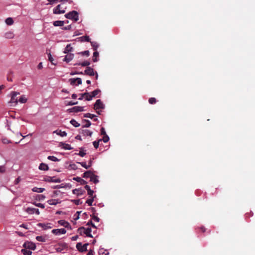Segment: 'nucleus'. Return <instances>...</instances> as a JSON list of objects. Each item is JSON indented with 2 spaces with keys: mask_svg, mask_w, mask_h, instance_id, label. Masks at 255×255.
Segmentation results:
<instances>
[{
  "mask_svg": "<svg viewBox=\"0 0 255 255\" xmlns=\"http://www.w3.org/2000/svg\"><path fill=\"white\" fill-rule=\"evenodd\" d=\"M77 104H78V102H73L71 101V102H69L68 103L67 105H68V106H73V105H76Z\"/></svg>",
  "mask_w": 255,
  "mask_h": 255,
  "instance_id": "62",
  "label": "nucleus"
},
{
  "mask_svg": "<svg viewBox=\"0 0 255 255\" xmlns=\"http://www.w3.org/2000/svg\"><path fill=\"white\" fill-rule=\"evenodd\" d=\"M73 48L71 46L70 44H68L65 48L64 51V53H69L72 51Z\"/></svg>",
  "mask_w": 255,
  "mask_h": 255,
  "instance_id": "29",
  "label": "nucleus"
},
{
  "mask_svg": "<svg viewBox=\"0 0 255 255\" xmlns=\"http://www.w3.org/2000/svg\"><path fill=\"white\" fill-rule=\"evenodd\" d=\"M78 155L81 157H84L86 155V153L83 151L80 150Z\"/></svg>",
  "mask_w": 255,
  "mask_h": 255,
  "instance_id": "55",
  "label": "nucleus"
},
{
  "mask_svg": "<svg viewBox=\"0 0 255 255\" xmlns=\"http://www.w3.org/2000/svg\"><path fill=\"white\" fill-rule=\"evenodd\" d=\"M72 192L74 194L79 196L82 195L85 192V191L82 189H75L73 190Z\"/></svg>",
  "mask_w": 255,
  "mask_h": 255,
  "instance_id": "19",
  "label": "nucleus"
},
{
  "mask_svg": "<svg viewBox=\"0 0 255 255\" xmlns=\"http://www.w3.org/2000/svg\"><path fill=\"white\" fill-rule=\"evenodd\" d=\"M65 8H63L61 4H58L53 9V13L54 14H62L65 12Z\"/></svg>",
  "mask_w": 255,
  "mask_h": 255,
  "instance_id": "4",
  "label": "nucleus"
},
{
  "mask_svg": "<svg viewBox=\"0 0 255 255\" xmlns=\"http://www.w3.org/2000/svg\"><path fill=\"white\" fill-rule=\"evenodd\" d=\"M93 174L91 171H87L83 173V177L85 178L90 177L91 178V176H93Z\"/></svg>",
  "mask_w": 255,
  "mask_h": 255,
  "instance_id": "23",
  "label": "nucleus"
},
{
  "mask_svg": "<svg viewBox=\"0 0 255 255\" xmlns=\"http://www.w3.org/2000/svg\"><path fill=\"white\" fill-rule=\"evenodd\" d=\"M19 95V93L17 92H12L11 93V97L10 99V102L11 103H14L16 104L18 102V98L17 96Z\"/></svg>",
  "mask_w": 255,
  "mask_h": 255,
  "instance_id": "6",
  "label": "nucleus"
},
{
  "mask_svg": "<svg viewBox=\"0 0 255 255\" xmlns=\"http://www.w3.org/2000/svg\"><path fill=\"white\" fill-rule=\"evenodd\" d=\"M14 34L12 31L6 32L4 34L5 37L8 39L13 38L14 37Z\"/></svg>",
  "mask_w": 255,
  "mask_h": 255,
  "instance_id": "24",
  "label": "nucleus"
},
{
  "mask_svg": "<svg viewBox=\"0 0 255 255\" xmlns=\"http://www.w3.org/2000/svg\"><path fill=\"white\" fill-rule=\"evenodd\" d=\"M102 141V139H99L98 141H94V142H93V145H94V147H95V148H96V149H97V148H98V147H99V142H100V141Z\"/></svg>",
  "mask_w": 255,
  "mask_h": 255,
  "instance_id": "46",
  "label": "nucleus"
},
{
  "mask_svg": "<svg viewBox=\"0 0 255 255\" xmlns=\"http://www.w3.org/2000/svg\"><path fill=\"white\" fill-rule=\"evenodd\" d=\"M70 124L71 125H72L74 127H76V128H78L79 127L80 125V124H79L76 120H75L74 119H72L71 121H70Z\"/></svg>",
  "mask_w": 255,
  "mask_h": 255,
  "instance_id": "33",
  "label": "nucleus"
},
{
  "mask_svg": "<svg viewBox=\"0 0 255 255\" xmlns=\"http://www.w3.org/2000/svg\"><path fill=\"white\" fill-rule=\"evenodd\" d=\"M13 74V72L10 71L8 72L7 76V80L8 81L11 82L12 81L11 76Z\"/></svg>",
  "mask_w": 255,
  "mask_h": 255,
  "instance_id": "39",
  "label": "nucleus"
},
{
  "mask_svg": "<svg viewBox=\"0 0 255 255\" xmlns=\"http://www.w3.org/2000/svg\"><path fill=\"white\" fill-rule=\"evenodd\" d=\"M65 16L68 18L77 21L79 20V14L77 11L73 10L70 11L65 15Z\"/></svg>",
  "mask_w": 255,
  "mask_h": 255,
  "instance_id": "1",
  "label": "nucleus"
},
{
  "mask_svg": "<svg viewBox=\"0 0 255 255\" xmlns=\"http://www.w3.org/2000/svg\"><path fill=\"white\" fill-rule=\"evenodd\" d=\"M70 84L71 85H81L82 84V80L80 78H71L69 80Z\"/></svg>",
  "mask_w": 255,
  "mask_h": 255,
  "instance_id": "7",
  "label": "nucleus"
},
{
  "mask_svg": "<svg viewBox=\"0 0 255 255\" xmlns=\"http://www.w3.org/2000/svg\"><path fill=\"white\" fill-rule=\"evenodd\" d=\"M101 91L99 89H96L93 91L92 92L90 93L91 94V97H89L90 98H93V97H96L98 94L100 93Z\"/></svg>",
  "mask_w": 255,
  "mask_h": 255,
  "instance_id": "26",
  "label": "nucleus"
},
{
  "mask_svg": "<svg viewBox=\"0 0 255 255\" xmlns=\"http://www.w3.org/2000/svg\"><path fill=\"white\" fill-rule=\"evenodd\" d=\"M78 163L81 164V166L85 168V169H87L90 168L89 166L88 165H87L85 162H78Z\"/></svg>",
  "mask_w": 255,
  "mask_h": 255,
  "instance_id": "44",
  "label": "nucleus"
},
{
  "mask_svg": "<svg viewBox=\"0 0 255 255\" xmlns=\"http://www.w3.org/2000/svg\"><path fill=\"white\" fill-rule=\"evenodd\" d=\"M73 201L77 205H78L81 203L80 199L74 200Z\"/></svg>",
  "mask_w": 255,
  "mask_h": 255,
  "instance_id": "60",
  "label": "nucleus"
},
{
  "mask_svg": "<svg viewBox=\"0 0 255 255\" xmlns=\"http://www.w3.org/2000/svg\"><path fill=\"white\" fill-rule=\"evenodd\" d=\"M83 123H85V125L83 126V127L88 128L91 125V123L90 121H89V120H83Z\"/></svg>",
  "mask_w": 255,
  "mask_h": 255,
  "instance_id": "37",
  "label": "nucleus"
},
{
  "mask_svg": "<svg viewBox=\"0 0 255 255\" xmlns=\"http://www.w3.org/2000/svg\"><path fill=\"white\" fill-rule=\"evenodd\" d=\"M90 181L93 182L95 184L99 182V180L97 179V176L95 174H93V176H91Z\"/></svg>",
  "mask_w": 255,
  "mask_h": 255,
  "instance_id": "31",
  "label": "nucleus"
},
{
  "mask_svg": "<svg viewBox=\"0 0 255 255\" xmlns=\"http://www.w3.org/2000/svg\"><path fill=\"white\" fill-rule=\"evenodd\" d=\"M33 204L34 205H35L36 206L40 207V208H42V209H44L45 208L44 205L43 204H41V203H34Z\"/></svg>",
  "mask_w": 255,
  "mask_h": 255,
  "instance_id": "51",
  "label": "nucleus"
},
{
  "mask_svg": "<svg viewBox=\"0 0 255 255\" xmlns=\"http://www.w3.org/2000/svg\"><path fill=\"white\" fill-rule=\"evenodd\" d=\"M18 101L21 103H25L27 101V99L24 96H21L18 100Z\"/></svg>",
  "mask_w": 255,
  "mask_h": 255,
  "instance_id": "38",
  "label": "nucleus"
},
{
  "mask_svg": "<svg viewBox=\"0 0 255 255\" xmlns=\"http://www.w3.org/2000/svg\"><path fill=\"white\" fill-rule=\"evenodd\" d=\"M105 143L107 142L109 140V137L106 134L104 135L103 139H101Z\"/></svg>",
  "mask_w": 255,
  "mask_h": 255,
  "instance_id": "49",
  "label": "nucleus"
},
{
  "mask_svg": "<svg viewBox=\"0 0 255 255\" xmlns=\"http://www.w3.org/2000/svg\"><path fill=\"white\" fill-rule=\"evenodd\" d=\"M73 180L80 182L82 185H85L87 183V182L85 180L79 177L73 178Z\"/></svg>",
  "mask_w": 255,
  "mask_h": 255,
  "instance_id": "27",
  "label": "nucleus"
},
{
  "mask_svg": "<svg viewBox=\"0 0 255 255\" xmlns=\"http://www.w3.org/2000/svg\"><path fill=\"white\" fill-rule=\"evenodd\" d=\"M81 133L84 136H91L93 132L88 129H82Z\"/></svg>",
  "mask_w": 255,
  "mask_h": 255,
  "instance_id": "20",
  "label": "nucleus"
},
{
  "mask_svg": "<svg viewBox=\"0 0 255 255\" xmlns=\"http://www.w3.org/2000/svg\"><path fill=\"white\" fill-rule=\"evenodd\" d=\"M88 245V243L83 245L81 243H78L76 245V248L80 252L82 253L87 251V247Z\"/></svg>",
  "mask_w": 255,
  "mask_h": 255,
  "instance_id": "3",
  "label": "nucleus"
},
{
  "mask_svg": "<svg viewBox=\"0 0 255 255\" xmlns=\"http://www.w3.org/2000/svg\"><path fill=\"white\" fill-rule=\"evenodd\" d=\"M68 111L70 113H72V112L77 113L79 112L84 111V110L83 107L75 106L71 109H68Z\"/></svg>",
  "mask_w": 255,
  "mask_h": 255,
  "instance_id": "9",
  "label": "nucleus"
},
{
  "mask_svg": "<svg viewBox=\"0 0 255 255\" xmlns=\"http://www.w3.org/2000/svg\"><path fill=\"white\" fill-rule=\"evenodd\" d=\"M84 74L89 76H94L95 75L94 69L90 67H87L84 71Z\"/></svg>",
  "mask_w": 255,
  "mask_h": 255,
  "instance_id": "12",
  "label": "nucleus"
},
{
  "mask_svg": "<svg viewBox=\"0 0 255 255\" xmlns=\"http://www.w3.org/2000/svg\"><path fill=\"white\" fill-rule=\"evenodd\" d=\"M93 194H94V191L91 189L88 192V194L89 195V196L91 198H92V197L95 198L96 197V195L94 196Z\"/></svg>",
  "mask_w": 255,
  "mask_h": 255,
  "instance_id": "50",
  "label": "nucleus"
},
{
  "mask_svg": "<svg viewBox=\"0 0 255 255\" xmlns=\"http://www.w3.org/2000/svg\"><path fill=\"white\" fill-rule=\"evenodd\" d=\"M25 211L29 214H33L35 213L36 215H39L40 212L38 209L28 207L26 210Z\"/></svg>",
  "mask_w": 255,
  "mask_h": 255,
  "instance_id": "10",
  "label": "nucleus"
},
{
  "mask_svg": "<svg viewBox=\"0 0 255 255\" xmlns=\"http://www.w3.org/2000/svg\"><path fill=\"white\" fill-rule=\"evenodd\" d=\"M32 190L33 192H37V193H42L45 190V189L43 188L34 187Z\"/></svg>",
  "mask_w": 255,
  "mask_h": 255,
  "instance_id": "30",
  "label": "nucleus"
},
{
  "mask_svg": "<svg viewBox=\"0 0 255 255\" xmlns=\"http://www.w3.org/2000/svg\"><path fill=\"white\" fill-rule=\"evenodd\" d=\"M23 246L25 249H30L32 250H35L36 248L35 245L34 243L30 242H26L24 243Z\"/></svg>",
  "mask_w": 255,
  "mask_h": 255,
  "instance_id": "8",
  "label": "nucleus"
},
{
  "mask_svg": "<svg viewBox=\"0 0 255 255\" xmlns=\"http://www.w3.org/2000/svg\"><path fill=\"white\" fill-rule=\"evenodd\" d=\"M47 181L50 182H54V183H60L61 182V180L59 178H56L55 177H48L45 180Z\"/></svg>",
  "mask_w": 255,
  "mask_h": 255,
  "instance_id": "15",
  "label": "nucleus"
},
{
  "mask_svg": "<svg viewBox=\"0 0 255 255\" xmlns=\"http://www.w3.org/2000/svg\"><path fill=\"white\" fill-rule=\"evenodd\" d=\"M90 64V62L88 61H85L81 63H79V64H77V65H81L83 67H85V66H89V65Z\"/></svg>",
  "mask_w": 255,
  "mask_h": 255,
  "instance_id": "40",
  "label": "nucleus"
},
{
  "mask_svg": "<svg viewBox=\"0 0 255 255\" xmlns=\"http://www.w3.org/2000/svg\"><path fill=\"white\" fill-rule=\"evenodd\" d=\"M36 239L39 242H44V239L42 236H37Z\"/></svg>",
  "mask_w": 255,
  "mask_h": 255,
  "instance_id": "53",
  "label": "nucleus"
},
{
  "mask_svg": "<svg viewBox=\"0 0 255 255\" xmlns=\"http://www.w3.org/2000/svg\"><path fill=\"white\" fill-rule=\"evenodd\" d=\"M47 158L53 161H58L59 160L57 157L54 156H48Z\"/></svg>",
  "mask_w": 255,
  "mask_h": 255,
  "instance_id": "41",
  "label": "nucleus"
},
{
  "mask_svg": "<svg viewBox=\"0 0 255 255\" xmlns=\"http://www.w3.org/2000/svg\"><path fill=\"white\" fill-rule=\"evenodd\" d=\"M58 223L60 225L63 226L67 229H71V225H70V224L64 220H60L58 221Z\"/></svg>",
  "mask_w": 255,
  "mask_h": 255,
  "instance_id": "13",
  "label": "nucleus"
},
{
  "mask_svg": "<svg viewBox=\"0 0 255 255\" xmlns=\"http://www.w3.org/2000/svg\"><path fill=\"white\" fill-rule=\"evenodd\" d=\"M39 169L41 170L47 171L49 169V167L47 164L41 163L39 166Z\"/></svg>",
  "mask_w": 255,
  "mask_h": 255,
  "instance_id": "22",
  "label": "nucleus"
},
{
  "mask_svg": "<svg viewBox=\"0 0 255 255\" xmlns=\"http://www.w3.org/2000/svg\"><path fill=\"white\" fill-rule=\"evenodd\" d=\"M83 96H84V98L86 99L87 101H90L92 100V98L89 99V97H91V94L90 93L85 92L82 94Z\"/></svg>",
  "mask_w": 255,
  "mask_h": 255,
  "instance_id": "34",
  "label": "nucleus"
},
{
  "mask_svg": "<svg viewBox=\"0 0 255 255\" xmlns=\"http://www.w3.org/2000/svg\"><path fill=\"white\" fill-rule=\"evenodd\" d=\"M101 134L103 135H106V131L104 128H101Z\"/></svg>",
  "mask_w": 255,
  "mask_h": 255,
  "instance_id": "57",
  "label": "nucleus"
},
{
  "mask_svg": "<svg viewBox=\"0 0 255 255\" xmlns=\"http://www.w3.org/2000/svg\"><path fill=\"white\" fill-rule=\"evenodd\" d=\"M51 223H39L38 224V226L39 227H41L43 230H47L49 229L52 228V226H51Z\"/></svg>",
  "mask_w": 255,
  "mask_h": 255,
  "instance_id": "14",
  "label": "nucleus"
},
{
  "mask_svg": "<svg viewBox=\"0 0 255 255\" xmlns=\"http://www.w3.org/2000/svg\"><path fill=\"white\" fill-rule=\"evenodd\" d=\"M5 167L3 166H0V173H2L5 172Z\"/></svg>",
  "mask_w": 255,
  "mask_h": 255,
  "instance_id": "58",
  "label": "nucleus"
},
{
  "mask_svg": "<svg viewBox=\"0 0 255 255\" xmlns=\"http://www.w3.org/2000/svg\"><path fill=\"white\" fill-rule=\"evenodd\" d=\"M94 198L92 197V198H91L90 199H88L86 203L87 204H88V205L89 206H92V204H93V202L94 201Z\"/></svg>",
  "mask_w": 255,
  "mask_h": 255,
  "instance_id": "43",
  "label": "nucleus"
},
{
  "mask_svg": "<svg viewBox=\"0 0 255 255\" xmlns=\"http://www.w3.org/2000/svg\"><path fill=\"white\" fill-rule=\"evenodd\" d=\"M71 28V25H69L67 26H65V27H63L62 28V29L63 30H70Z\"/></svg>",
  "mask_w": 255,
  "mask_h": 255,
  "instance_id": "61",
  "label": "nucleus"
},
{
  "mask_svg": "<svg viewBox=\"0 0 255 255\" xmlns=\"http://www.w3.org/2000/svg\"><path fill=\"white\" fill-rule=\"evenodd\" d=\"M48 60L49 61H50V62L52 64H54V65H55V64H54L53 62L54 61V59L53 58V57H52V55L51 54H50V53H49L48 54Z\"/></svg>",
  "mask_w": 255,
  "mask_h": 255,
  "instance_id": "48",
  "label": "nucleus"
},
{
  "mask_svg": "<svg viewBox=\"0 0 255 255\" xmlns=\"http://www.w3.org/2000/svg\"><path fill=\"white\" fill-rule=\"evenodd\" d=\"M64 21L57 20L53 22V25L55 26H62L64 24Z\"/></svg>",
  "mask_w": 255,
  "mask_h": 255,
  "instance_id": "25",
  "label": "nucleus"
},
{
  "mask_svg": "<svg viewBox=\"0 0 255 255\" xmlns=\"http://www.w3.org/2000/svg\"><path fill=\"white\" fill-rule=\"evenodd\" d=\"M87 225H91L93 227L95 228H96V227L95 226V225L93 223L92 221H89L87 224Z\"/></svg>",
  "mask_w": 255,
  "mask_h": 255,
  "instance_id": "59",
  "label": "nucleus"
},
{
  "mask_svg": "<svg viewBox=\"0 0 255 255\" xmlns=\"http://www.w3.org/2000/svg\"><path fill=\"white\" fill-rule=\"evenodd\" d=\"M91 229L87 228L86 229L83 227H81L78 229V232L79 233L80 235H82L83 234H85L86 236L90 238H93V236L91 234Z\"/></svg>",
  "mask_w": 255,
  "mask_h": 255,
  "instance_id": "2",
  "label": "nucleus"
},
{
  "mask_svg": "<svg viewBox=\"0 0 255 255\" xmlns=\"http://www.w3.org/2000/svg\"><path fill=\"white\" fill-rule=\"evenodd\" d=\"M5 23H6L7 25H12L14 21L12 19V18L11 17H8L6 19H5Z\"/></svg>",
  "mask_w": 255,
  "mask_h": 255,
  "instance_id": "32",
  "label": "nucleus"
},
{
  "mask_svg": "<svg viewBox=\"0 0 255 255\" xmlns=\"http://www.w3.org/2000/svg\"><path fill=\"white\" fill-rule=\"evenodd\" d=\"M61 201L58 199H50L47 201V203L50 205H56L57 204L60 203Z\"/></svg>",
  "mask_w": 255,
  "mask_h": 255,
  "instance_id": "18",
  "label": "nucleus"
},
{
  "mask_svg": "<svg viewBox=\"0 0 255 255\" xmlns=\"http://www.w3.org/2000/svg\"><path fill=\"white\" fill-rule=\"evenodd\" d=\"M54 133H56L57 134L60 135V136L63 137L67 135V133L65 131L60 130H55L54 131Z\"/></svg>",
  "mask_w": 255,
  "mask_h": 255,
  "instance_id": "28",
  "label": "nucleus"
},
{
  "mask_svg": "<svg viewBox=\"0 0 255 255\" xmlns=\"http://www.w3.org/2000/svg\"><path fill=\"white\" fill-rule=\"evenodd\" d=\"M99 56V52L97 51H95L93 53V61L96 62L98 61L97 57Z\"/></svg>",
  "mask_w": 255,
  "mask_h": 255,
  "instance_id": "35",
  "label": "nucleus"
},
{
  "mask_svg": "<svg viewBox=\"0 0 255 255\" xmlns=\"http://www.w3.org/2000/svg\"><path fill=\"white\" fill-rule=\"evenodd\" d=\"M52 233L55 235H58L65 234L66 233V231L65 229H53L52 230Z\"/></svg>",
  "mask_w": 255,
  "mask_h": 255,
  "instance_id": "11",
  "label": "nucleus"
},
{
  "mask_svg": "<svg viewBox=\"0 0 255 255\" xmlns=\"http://www.w3.org/2000/svg\"><path fill=\"white\" fill-rule=\"evenodd\" d=\"M21 253L24 255H31L32 252L29 250H27V249H22Z\"/></svg>",
  "mask_w": 255,
  "mask_h": 255,
  "instance_id": "36",
  "label": "nucleus"
},
{
  "mask_svg": "<svg viewBox=\"0 0 255 255\" xmlns=\"http://www.w3.org/2000/svg\"><path fill=\"white\" fill-rule=\"evenodd\" d=\"M94 254V251L92 250H90L88 254H87V255H93Z\"/></svg>",
  "mask_w": 255,
  "mask_h": 255,
  "instance_id": "64",
  "label": "nucleus"
},
{
  "mask_svg": "<svg viewBox=\"0 0 255 255\" xmlns=\"http://www.w3.org/2000/svg\"><path fill=\"white\" fill-rule=\"evenodd\" d=\"M67 54L65 56L63 61L67 63L71 61L74 58V54L72 53H67Z\"/></svg>",
  "mask_w": 255,
  "mask_h": 255,
  "instance_id": "16",
  "label": "nucleus"
},
{
  "mask_svg": "<svg viewBox=\"0 0 255 255\" xmlns=\"http://www.w3.org/2000/svg\"><path fill=\"white\" fill-rule=\"evenodd\" d=\"M60 146L61 147H62V148H64V149L71 150V149H73V148L71 147V146L70 144L65 143L63 142H60Z\"/></svg>",
  "mask_w": 255,
  "mask_h": 255,
  "instance_id": "21",
  "label": "nucleus"
},
{
  "mask_svg": "<svg viewBox=\"0 0 255 255\" xmlns=\"http://www.w3.org/2000/svg\"><path fill=\"white\" fill-rule=\"evenodd\" d=\"M148 102L150 104H154L156 102V100L155 98H150L148 100Z\"/></svg>",
  "mask_w": 255,
  "mask_h": 255,
  "instance_id": "45",
  "label": "nucleus"
},
{
  "mask_svg": "<svg viewBox=\"0 0 255 255\" xmlns=\"http://www.w3.org/2000/svg\"><path fill=\"white\" fill-rule=\"evenodd\" d=\"M84 117L85 118H90L92 119L96 116V115H93V114H91L90 113H87V114H84Z\"/></svg>",
  "mask_w": 255,
  "mask_h": 255,
  "instance_id": "42",
  "label": "nucleus"
},
{
  "mask_svg": "<svg viewBox=\"0 0 255 255\" xmlns=\"http://www.w3.org/2000/svg\"><path fill=\"white\" fill-rule=\"evenodd\" d=\"M2 141L4 144H7L11 142V141L7 138H3Z\"/></svg>",
  "mask_w": 255,
  "mask_h": 255,
  "instance_id": "54",
  "label": "nucleus"
},
{
  "mask_svg": "<svg viewBox=\"0 0 255 255\" xmlns=\"http://www.w3.org/2000/svg\"><path fill=\"white\" fill-rule=\"evenodd\" d=\"M79 54H81L82 55H85L86 56H89L90 55V52L88 50H86L83 52H81L79 53Z\"/></svg>",
  "mask_w": 255,
  "mask_h": 255,
  "instance_id": "47",
  "label": "nucleus"
},
{
  "mask_svg": "<svg viewBox=\"0 0 255 255\" xmlns=\"http://www.w3.org/2000/svg\"><path fill=\"white\" fill-rule=\"evenodd\" d=\"M80 213H81V212L78 211L74 215V220H77L78 219H79V215H80Z\"/></svg>",
  "mask_w": 255,
  "mask_h": 255,
  "instance_id": "52",
  "label": "nucleus"
},
{
  "mask_svg": "<svg viewBox=\"0 0 255 255\" xmlns=\"http://www.w3.org/2000/svg\"><path fill=\"white\" fill-rule=\"evenodd\" d=\"M94 109L95 110L104 109V105L101 100L98 99L96 101L94 105Z\"/></svg>",
  "mask_w": 255,
  "mask_h": 255,
  "instance_id": "5",
  "label": "nucleus"
},
{
  "mask_svg": "<svg viewBox=\"0 0 255 255\" xmlns=\"http://www.w3.org/2000/svg\"><path fill=\"white\" fill-rule=\"evenodd\" d=\"M92 219H93L94 221H96V222H99V221H100V219H99V217H98L97 216H95V215H93V217H92Z\"/></svg>",
  "mask_w": 255,
  "mask_h": 255,
  "instance_id": "56",
  "label": "nucleus"
},
{
  "mask_svg": "<svg viewBox=\"0 0 255 255\" xmlns=\"http://www.w3.org/2000/svg\"><path fill=\"white\" fill-rule=\"evenodd\" d=\"M77 39H78V41H81V42H85V41L89 42L90 40V38L89 36H87V35L78 37Z\"/></svg>",
  "mask_w": 255,
  "mask_h": 255,
  "instance_id": "17",
  "label": "nucleus"
},
{
  "mask_svg": "<svg viewBox=\"0 0 255 255\" xmlns=\"http://www.w3.org/2000/svg\"><path fill=\"white\" fill-rule=\"evenodd\" d=\"M78 239V236H77V235L73 236L71 238V240L72 241H76Z\"/></svg>",
  "mask_w": 255,
  "mask_h": 255,
  "instance_id": "63",
  "label": "nucleus"
}]
</instances>
